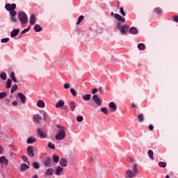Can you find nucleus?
Returning a JSON list of instances; mask_svg holds the SVG:
<instances>
[{"label":"nucleus","mask_w":178,"mask_h":178,"mask_svg":"<svg viewBox=\"0 0 178 178\" xmlns=\"http://www.w3.org/2000/svg\"><path fill=\"white\" fill-rule=\"evenodd\" d=\"M60 165L63 168H66V166H67V161L65 159H61L60 161Z\"/></svg>","instance_id":"aec40b11"},{"label":"nucleus","mask_w":178,"mask_h":178,"mask_svg":"<svg viewBox=\"0 0 178 178\" xmlns=\"http://www.w3.org/2000/svg\"><path fill=\"white\" fill-rule=\"evenodd\" d=\"M101 111L105 115H108V108L106 107H103L101 108Z\"/></svg>","instance_id":"37998d69"},{"label":"nucleus","mask_w":178,"mask_h":178,"mask_svg":"<svg viewBox=\"0 0 178 178\" xmlns=\"http://www.w3.org/2000/svg\"><path fill=\"white\" fill-rule=\"evenodd\" d=\"M37 133L40 136V138H47V134L42 132V131H41V129L38 128L37 129Z\"/></svg>","instance_id":"9d476101"},{"label":"nucleus","mask_w":178,"mask_h":178,"mask_svg":"<svg viewBox=\"0 0 178 178\" xmlns=\"http://www.w3.org/2000/svg\"><path fill=\"white\" fill-rule=\"evenodd\" d=\"M17 97L21 100L22 104H26V101H27V97L24 93L18 92Z\"/></svg>","instance_id":"6e6552de"},{"label":"nucleus","mask_w":178,"mask_h":178,"mask_svg":"<svg viewBox=\"0 0 178 178\" xmlns=\"http://www.w3.org/2000/svg\"><path fill=\"white\" fill-rule=\"evenodd\" d=\"M153 12L154 13H156V15H161V13H162L163 11L161 8L158 7V8H154Z\"/></svg>","instance_id":"7c9ffc66"},{"label":"nucleus","mask_w":178,"mask_h":178,"mask_svg":"<svg viewBox=\"0 0 178 178\" xmlns=\"http://www.w3.org/2000/svg\"><path fill=\"white\" fill-rule=\"evenodd\" d=\"M76 120H77V122H81L82 120H84V118H83V116H81V115H78V116L76 117Z\"/></svg>","instance_id":"49530a36"},{"label":"nucleus","mask_w":178,"mask_h":178,"mask_svg":"<svg viewBox=\"0 0 178 178\" xmlns=\"http://www.w3.org/2000/svg\"><path fill=\"white\" fill-rule=\"evenodd\" d=\"M10 40V39L9 38H5L1 40V42L2 43L9 42Z\"/></svg>","instance_id":"c03bdc74"},{"label":"nucleus","mask_w":178,"mask_h":178,"mask_svg":"<svg viewBox=\"0 0 178 178\" xmlns=\"http://www.w3.org/2000/svg\"><path fill=\"white\" fill-rule=\"evenodd\" d=\"M36 19H35V15H32L30 17V24H35Z\"/></svg>","instance_id":"a878e982"},{"label":"nucleus","mask_w":178,"mask_h":178,"mask_svg":"<svg viewBox=\"0 0 178 178\" xmlns=\"http://www.w3.org/2000/svg\"><path fill=\"white\" fill-rule=\"evenodd\" d=\"M121 26H122V23H120V22H117V29L118 30H120V29L122 28Z\"/></svg>","instance_id":"603ef678"},{"label":"nucleus","mask_w":178,"mask_h":178,"mask_svg":"<svg viewBox=\"0 0 178 178\" xmlns=\"http://www.w3.org/2000/svg\"><path fill=\"white\" fill-rule=\"evenodd\" d=\"M69 106L70 108L71 112H74L76 110V103L74 101L70 102Z\"/></svg>","instance_id":"4468645a"},{"label":"nucleus","mask_w":178,"mask_h":178,"mask_svg":"<svg viewBox=\"0 0 178 178\" xmlns=\"http://www.w3.org/2000/svg\"><path fill=\"white\" fill-rule=\"evenodd\" d=\"M99 90L101 94H104V90H102V87H99Z\"/></svg>","instance_id":"e2e57ef3"},{"label":"nucleus","mask_w":178,"mask_h":178,"mask_svg":"<svg viewBox=\"0 0 178 178\" xmlns=\"http://www.w3.org/2000/svg\"><path fill=\"white\" fill-rule=\"evenodd\" d=\"M114 17L118 20V22H122V23H124L126 22V19L122 17L119 14H115Z\"/></svg>","instance_id":"9b49d317"},{"label":"nucleus","mask_w":178,"mask_h":178,"mask_svg":"<svg viewBox=\"0 0 178 178\" xmlns=\"http://www.w3.org/2000/svg\"><path fill=\"white\" fill-rule=\"evenodd\" d=\"M33 120L34 122H36V123H40V122L42 120V118L41 117V115L37 114L33 115Z\"/></svg>","instance_id":"f8f14e48"},{"label":"nucleus","mask_w":178,"mask_h":178,"mask_svg":"<svg viewBox=\"0 0 178 178\" xmlns=\"http://www.w3.org/2000/svg\"><path fill=\"white\" fill-rule=\"evenodd\" d=\"M32 178H38V177L37 176V175H35Z\"/></svg>","instance_id":"774afa93"},{"label":"nucleus","mask_w":178,"mask_h":178,"mask_svg":"<svg viewBox=\"0 0 178 178\" xmlns=\"http://www.w3.org/2000/svg\"><path fill=\"white\" fill-rule=\"evenodd\" d=\"M6 87L7 89H9V88H10V87H12V79H8L7 80L6 83Z\"/></svg>","instance_id":"c85d7f7f"},{"label":"nucleus","mask_w":178,"mask_h":178,"mask_svg":"<svg viewBox=\"0 0 178 178\" xmlns=\"http://www.w3.org/2000/svg\"><path fill=\"white\" fill-rule=\"evenodd\" d=\"M147 154L150 159L154 160V152L152 149L148 150Z\"/></svg>","instance_id":"2f4dec72"},{"label":"nucleus","mask_w":178,"mask_h":178,"mask_svg":"<svg viewBox=\"0 0 178 178\" xmlns=\"http://www.w3.org/2000/svg\"><path fill=\"white\" fill-rule=\"evenodd\" d=\"M18 18L22 24H26L29 22L27 15L24 12H19L18 13Z\"/></svg>","instance_id":"7ed1b4c3"},{"label":"nucleus","mask_w":178,"mask_h":178,"mask_svg":"<svg viewBox=\"0 0 178 178\" xmlns=\"http://www.w3.org/2000/svg\"><path fill=\"white\" fill-rule=\"evenodd\" d=\"M10 77L11 81H14V83H17V79H16V76L15 75V72H11L10 74Z\"/></svg>","instance_id":"b1692460"},{"label":"nucleus","mask_w":178,"mask_h":178,"mask_svg":"<svg viewBox=\"0 0 178 178\" xmlns=\"http://www.w3.org/2000/svg\"><path fill=\"white\" fill-rule=\"evenodd\" d=\"M48 147L50 149H55V145L51 142L48 143Z\"/></svg>","instance_id":"ea45409f"},{"label":"nucleus","mask_w":178,"mask_h":178,"mask_svg":"<svg viewBox=\"0 0 178 178\" xmlns=\"http://www.w3.org/2000/svg\"><path fill=\"white\" fill-rule=\"evenodd\" d=\"M132 106L134 107V108H137V104H135L134 103H132Z\"/></svg>","instance_id":"338daca9"},{"label":"nucleus","mask_w":178,"mask_h":178,"mask_svg":"<svg viewBox=\"0 0 178 178\" xmlns=\"http://www.w3.org/2000/svg\"><path fill=\"white\" fill-rule=\"evenodd\" d=\"M98 92V89L97 88H94L92 90V94H96L97 92Z\"/></svg>","instance_id":"13d9d810"},{"label":"nucleus","mask_w":178,"mask_h":178,"mask_svg":"<svg viewBox=\"0 0 178 178\" xmlns=\"http://www.w3.org/2000/svg\"><path fill=\"white\" fill-rule=\"evenodd\" d=\"M10 21L14 22V23H17V20L16 19V18H15V17H11Z\"/></svg>","instance_id":"6e6d98bb"},{"label":"nucleus","mask_w":178,"mask_h":178,"mask_svg":"<svg viewBox=\"0 0 178 178\" xmlns=\"http://www.w3.org/2000/svg\"><path fill=\"white\" fill-rule=\"evenodd\" d=\"M27 144H33L35 143V138H29L26 140Z\"/></svg>","instance_id":"f704fd0d"},{"label":"nucleus","mask_w":178,"mask_h":178,"mask_svg":"<svg viewBox=\"0 0 178 178\" xmlns=\"http://www.w3.org/2000/svg\"><path fill=\"white\" fill-rule=\"evenodd\" d=\"M159 166L160 168H166V162H163V161L159 162Z\"/></svg>","instance_id":"4c0bfd02"},{"label":"nucleus","mask_w":178,"mask_h":178,"mask_svg":"<svg viewBox=\"0 0 178 178\" xmlns=\"http://www.w3.org/2000/svg\"><path fill=\"white\" fill-rule=\"evenodd\" d=\"M127 161L128 162H134V159L132 157L129 156V157L127 158Z\"/></svg>","instance_id":"864d4df0"},{"label":"nucleus","mask_w":178,"mask_h":178,"mask_svg":"<svg viewBox=\"0 0 178 178\" xmlns=\"http://www.w3.org/2000/svg\"><path fill=\"white\" fill-rule=\"evenodd\" d=\"M6 102H7V104H10V100L9 99L6 98Z\"/></svg>","instance_id":"0e129e2a"},{"label":"nucleus","mask_w":178,"mask_h":178,"mask_svg":"<svg viewBox=\"0 0 178 178\" xmlns=\"http://www.w3.org/2000/svg\"><path fill=\"white\" fill-rule=\"evenodd\" d=\"M138 172L137 170V164H134L133 165V170H127L125 172V177L126 178H133L136 177V175Z\"/></svg>","instance_id":"f257e3e1"},{"label":"nucleus","mask_w":178,"mask_h":178,"mask_svg":"<svg viewBox=\"0 0 178 178\" xmlns=\"http://www.w3.org/2000/svg\"><path fill=\"white\" fill-rule=\"evenodd\" d=\"M5 97H6V92H0V99H3Z\"/></svg>","instance_id":"de8ad7c7"},{"label":"nucleus","mask_w":178,"mask_h":178,"mask_svg":"<svg viewBox=\"0 0 178 178\" xmlns=\"http://www.w3.org/2000/svg\"><path fill=\"white\" fill-rule=\"evenodd\" d=\"M92 100L96 104V105H98L99 106H101V105H102V101L99 97H98V95H94L92 96Z\"/></svg>","instance_id":"39448f33"},{"label":"nucleus","mask_w":178,"mask_h":178,"mask_svg":"<svg viewBox=\"0 0 178 178\" xmlns=\"http://www.w3.org/2000/svg\"><path fill=\"white\" fill-rule=\"evenodd\" d=\"M17 88H19L17 84H14L11 88V94H14L15 92H16V91H17Z\"/></svg>","instance_id":"393cba45"},{"label":"nucleus","mask_w":178,"mask_h":178,"mask_svg":"<svg viewBox=\"0 0 178 178\" xmlns=\"http://www.w3.org/2000/svg\"><path fill=\"white\" fill-rule=\"evenodd\" d=\"M22 159H23L24 162H26V163H29V165H30V162L29 161V159H27V156L23 155L22 156Z\"/></svg>","instance_id":"a19ab883"},{"label":"nucleus","mask_w":178,"mask_h":178,"mask_svg":"<svg viewBox=\"0 0 178 178\" xmlns=\"http://www.w3.org/2000/svg\"><path fill=\"white\" fill-rule=\"evenodd\" d=\"M29 166L26 164V163H22L20 165V170H22V172H24V170H27V169H29Z\"/></svg>","instance_id":"5701e85b"},{"label":"nucleus","mask_w":178,"mask_h":178,"mask_svg":"<svg viewBox=\"0 0 178 178\" xmlns=\"http://www.w3.org/2000/svg\"><path fill=\"white\" fill-rule=\"evenodd\" d=\"M20 32V29H14L13 31H11L10 33V37L13 38L14 37H16Z\"/></svg>","instance_id":"ddd939ff"},{"label":"nucleus","mask_w":178,"mask_h":178,"mask_svg":"<svg viewBox=\"0 0 178 178\" xmlns=\"http://www.w3.org/2000/svg\"><path fill=\"white\" fill-rule=\"evenodd\" d=\"M138 49L140 51H145V44L144 43H139L138 44Z\"/></svg>","instance_id":"c756f323"},{"label":"nucleus","mask_w":178,"mask_h":178,"mask_svg":"<svg viewBox=\"0 0 178 178\" xmlns=\"http://www.w3.org/2000/svg\"><path fill=\"white\" fill-rule=\"evenodd\" d=\"M65 128H61L60 129H59L58 131V133L56 136V140H57L58 141L60 140H64L65 137H66V131H65Z\"/></svg>","instance_id":"f03ea898"},{"label":"nucleus","mask_w":178,"mask_h":178,"mask_svg":"<svg viewBox=\"0 0 178 178\" xmlns=\"http://www.w3.org/2000/svg\"><path fill=\"white\" fill-rule=\"evenodd\" d=\"M82 20H84V16L83 15H81V16L79 17L78 21L76 22V25L80 24V23L81 22Z\"/></svg>","instance_id":"e433bc0d"},{"label":"nucleus","mask_w":178,"mask_h":178,"mask_svg":"<svg viewBox=\"0 0 178 178\" xmlns=\"http://www.w3.org/2000/svg\"><path fill=\"white\" fill-rule=\"evenodd\" d=\"M53 161L56 163H58V162H59V156L56 154H54L53 155Z\"/></svg>","instance_id":"c9c22d12"},{"label":"nucleus","mask_w":178,"mask_h":178,"mask_svg":"<svg viewBox=\"0 0 178 178\" xmlns=\"http://www.w3.org/2000/svg\"><path fill=\"white\" fill-rule=\"evenodd\" d=\"M33 148L34 147L33 146H29L27 147V154H28L29 156H30L31 158H33L34 156Z\"/></svg>","instance_id":"1a4fd4ad"},{"label":"nucleus","mask_w":178,"mask_h":178,"mask_svg":"<svg viewBox=\"0 0 178 178\" xmlns=\"http://www.w3.org/2000/svg\"><path fill=\"white\" fill-rule=\"evenodd\" d=\"M63 110L65 111V112H69V108L67 107V106H65L63 107Z\"/></svg>","instance_id":"bf43d9fd"},{"label":"nucleus","mask_w":178,"mask_h":178,"mask_svg":"<svg viewBox=\"0 0 178 178\" xmlns=\"http://www.w3.org/2000/svg\"><path fill=\"white\" fill-rule=\"evenodd\" d=\"M108 106H109L111 112H112V113L116 112V111L118 110V106L113 102H110L108 104Z\"/></svg>","instance_id":"0eeeda50"},{"label":"nucleus","mask_w":178,"mask_h":178,"mask_svg":"<svg viewBox=\"0 0 178 178\" xmlns=\"http://www.w3.org/2000/svg\"><path fill=\"white\" fill-rule=\"evenodd\" d=\"M70 92H71V94H72V95L74 97H76L77 96V92L76 91V90L74 88H71L70 89Z\"/></svg>","instance_id":"58836bf2"},{"label":"nucleus","mask_w":178,"mask_h":178,"mask_svg":"<svg viewBox=\"0 0 178 178\" xmlns=\"http://www.w3.org/2000/svg\"><path fill=\"white\" fill-rule=\"evenodd\" d=\"M130 34H138V29L137 28L132 26L129 29Z\"/></svg>","instance_id":"2eb2a0df"},{"label":"nucleus","mask_w":178,"mask_h":178,"mask_svg":"<svg viewBox=\"0 0 178 178\" xmlns=\"http://www.w3.org/2000/svg\"><path fill=\"white\" fill-rule=\"evenodd\" d=\"M10 15L11 16V17H15V16H16L17 15V12L12 10L10 11Z\"/></svg>","instance_id":"a18cd8bd"},{"label":"nucleus","mask_w":178,"mask_h":178,"mask_svg":"<svg viewBox=\"0 0 178 178\" xmlns=\"http://www.w3.org/2000/svg\"><path fill=\"white\" fill-rule=\"evenodd\" d=\"M30 29H31V27L29 26L28 28L24 29V30L22 31V34H24V33H27V31H30Z\"/></svg>","instance_id":"8fccbe9b"},{"label":"nucleus","mask_w":178,"mask_h":178,"mask_svg":"<svg viewBox=\"0 0 178 178\" xmlns=\"http://www.w3.org/2000/svg\"><path fill=\"white\" fill-rule=\"evenodd\" d=\"M13 105H14L15 106H16V105H17V101L13 102Z\"/></svg>","instance_id":"69168bd1"},{"label":"nucleus","mask_w":178,"mask_h":178,"mask_svg":"<svg viewBox=\"0 0 178 178\" xmlns=\"http://www.w3.org/2000/svg\"><path fill=\"white\" fill-rule=\"evenodd\" d=\"M5 8L8 12H10V11L14 10L15 9H16V4L15 3H13V4L6 3V6H5Z\"/></svg>","instance_id":"423d86ee"},{"label":"nucleus","mask_w":178,"mask_h":178,"mask_svg":"<svg viewBox=\"0 0 178 178\" xmlns=\"http://www.w3.org/2000/svg\"><path fill=\"white\" fill-rule=\"evenodd\" d=\"M51 160L50 157L47 158L44 162V166H47V168H49V166H51Z\"/></svg>","instance_id":"dca6fc26"},{"label":"nucleus","mask_w":178,"mask_h":178,"mask_svg":"<svg viewBox=\"0 0 178 178\" xmlns=\"http://www.w3.org/2000/svg\"><path fill=\"white\" fill-rule=\"evenodd\" d=\"M173 20L175 22V23H178V15H175Z\"/></svg>","instance_id":"5fc2aeb1"},{"label":"nucleus","mask_w":178,"mask_h":178,"mask_svg":"<svg viewBox=\"0 0 178 178\" xmlns=\"http://www.w3.org/2000/svg\"><path fill=\"white\" fill-rule=\"evenodd\" d=\"M138 121L141 123L144 122V114L140 113L138 115Z\"/></svg>","instance_id":"473e14b6"},{"label":"nucleus","mask_w":178,"mask_h":178,"mask_svg":"<svg viewBox=\"0 0 178 178\" xmlns=\"http://www.w3.org/2000/svg\"><path fill=\"white\" fill-rule=\"evenodd\" d=\"M64 88H65L66 90H67V88H70V83H65L64 84Z\"/></svg>","instance_id":"3c124183"},{"label":"nucleus","mask_w":178,"mask_h":178,"mask_svg":"<svg viewBox=\"0 0 178 178\" xmlns=\"http://www.w3.org/2000/svg\"><path fill=\"white\" fill-rule=\"evenodd\" d=\"M33 29L36 33H40V31H42V27H41V25L40 24H35Z\"/></svg>","instance_id":"f3484780"},{"label":"nucleus","mask_w":178,"mask_h":178,"mask_svg":"<svg viewBox=\"0 0 178 178\" xmlns=\"http://www.w3.org/2000/svg\"><path fill=\"white\" fill-rule=\"evenodd\" d=\"M3 147H2V145H0V154H3Z\"/></svg>","instance_id":"052dcab7"},{"label":"nucleus","mask_w":178,"mask_h":178,"mask_svg":"<svg viewBox=\"0 0 178 178\" xmlns=\"http://www.w3.org/2000/svg\"><path fill=\"white\" fill-rule=\"evenodd\" d=\"M56 127H57L58 129H60V130L61 129H65V127L60 126V124L56 125Z\"/></svg>","instance_id":"680f3d73"},{"label":"nucleus","mask_w":178,"mask_h":178,"mask_svg":"<svg viewBox=\"0 0 178 178\" xmlns=\"http://www.w3.org/2000/svg\"><path fill=\"white\" fill-rule=\"evenodd\" d=\"M120 13H121V15H122V16H126V13H124V9L123 8V7L120 8Z\"/></svg>","instance_id":"09e8293b"},{"label":"nucleus","mask_w":178,"mask_h":178,"mask_svg":"<svg viewBox=\"0 0 178 178\" xmlns=\"http://www.w3.org/2000/svg\"><path fill=\"white\" fill-rule=\"evenodd\" d=\"M37 106H38V108H45V102L42 100H38L37 102Z\"/></svg>","instance_id":"6ab92c4d"},{"label":"nucleus","mask_w":178,"mask_h":178,"mask_svg":"<svg viewBox=\"0 0 178 178\" xmlns=\"http://www.w3.org/2000/svg\"><path fill=\"white\" fill-rule=\"evenodd\" d=\"M148 127H149V130H150V131H152V130H154V125L149 124Z\"/></svg>","instance_id":"4d7b16f0"},{"label":"nucleus","mask_w":178,"mask_h":178,"mask_svg":"<svg viewBox=\"0 0 178 178\" xmlns=\"http://www.w3.org/2000/svg\"><path fill=\"white\" fill-rule=\"evenodd\" d=\"M0 163H1V165H8V159H6L5 156L0 157Z\"/></svg>","instance_id":"a211bd4d"},{"label":"nucleus","mask_w":178,"mask_h":178,"mask_svg":"<svg viewBox=\"0 0 178 178\" xmlns=\"http://www.w3.org/2000/svg\"><path fill=\"white\" fill-rule=\"evenodd\" d=\"M65 105V102L62 100L58 101V102L56 104V108H63V106Z\"/></svg>","instance_id":"412c9836"},{"label":"nucleus","mask_w":178,"mask_h":178,"mask_svg":"<svg viewBox=\"0 0 178 178\" xmlns=\"http://www.w3.org/2000/svg\"><path fill=\"white\" fill-rule=\"evenodd\" d=\"M33 165L35 169H40V163H38V162H33Z\"/></svg>","instance_id":"79ce46f5"},{"label":"nucleus","mask_w":178,"mask_h":178,"mask_svg":"<svg viewBox=\"0 0 178 178\" xmlns=\"http://www.w3.org/2000/svg\"><path fill=\"white\" fill-rule=\"evenodd\" d=\"M44 175H46L47 176H52L54 175V168L47 169Z\"/></svg>","instance_id":"4be33fe9"},{"label":"nucleus","mask_w":178,"mask_h":178,"mask_svg":"<svg viewBox=\"0 0 178 178\" xmlns=\"http://www.w3.org/2000/svg\"><path fill=\"white\" fill-rule=\"evenodd\" d=\"M83 99H84L85 101H90V99H91V95L88 94V95H83Z\"/></svg>","instance_id":"72a5a7b5"},{"label":"nucleus","mask_w":178,"mask_h":178,"mask_svg":"<svg viewBox=\"0 0 178 178\" xmlns=\"http://www.w3.org/2000/svg\"><path fill=\"white\" fill-rule=\"evenodd\" d=\"M0 79H1V80H6L8 79V75L3 72H1L0 73Z\"/></svg>","instance_id":"bb28decb"},{"label":"nucleus","mask_w":178,"mask_h":178,"mask_svg":"<svg viewBox=\"0 0 178 178\" xmlns=\"http://www.w3.org/2000/svg\"><path fill=\"white\" fill-rule=\"evenodd\" d=\"M129 29H130V27L129 26L123 25L120 29V31L121 34H122V35H124L127 34V33H129Z\"/></svg>","instance_id":"20e7f679"},{"label":"nucleus","mask_w":178,"mask_h":178,"mask_svg":"<svg viewBox=\"0 0 178 178\" xmlns=\"http://www.w3.org/2000/svg\"><path fill=\"white\" fill-rule=\"evenodd\" d=\"M63 171V168L60 166H58L56 170V176H59V175H60V172Z\"/></svg>","instance_id":"cd10ccee"}]
</instances>
